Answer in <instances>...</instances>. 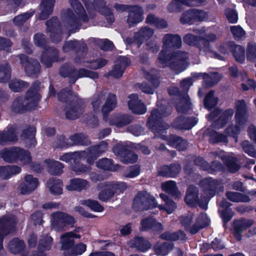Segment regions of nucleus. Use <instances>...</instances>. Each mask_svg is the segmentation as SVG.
<instances>
[{
    "instance_id": "1",
    "label": "nucleus",
    "mask_w": 256,
    "mask_h": 256,
    "mask_svg": "<svg viewBox=\"0 0 256 256\" xmlns=\"http://www.w3.org/2000/svg\"><path fill=\"white\" fill-rule=\"evenodd\" d=\"M162 50L159 54L158 62L162 67L169 66L170 68L179 72L184 70L188 66L187 53L177 52L172 56H169L168 51L178 48L182 44L181 38L177 34H166L162 38Z\"/></svg>"
},
{
    "instance_id": "2",
    "label": "nucleus",
    "mask_w": 256,
    "mask_h": 256,
    "mask_svg": "<svg viewBox=\"0 0 256 256\" xmlns=\"http://www.w3.org/2000/svg\"><path fill=\"white\" fill-rule=\"evenodd\" d=\"M160 196L166 202L165 206L158 205L155 198L148 192H140L134 200L133 208L136 210H143L158 207L160 210H165L168 214H172L176 208V204L164 194H162Z\"/></svg>"
},
{
    "instance_id": "3",
    "label": "nucleus",
    "mask_w": 256,
    "mask_h": 256,
    "mask_svg": "<svg viewBox=\"0 0 256 256\" xmlns=\"http://www.w3.org/2000/svg\"><path fill=\"white\" fill-rule=\"evenodd\" d=\"M216 38V36L213 34H210L206 36L204 38H200L188 34L184 36V40L186 43L190 46H196L198 47L200 52H205L208 56L219 60H224L228 55V52L224 46H220L219 48L221 54L212 52L210 48V42L214 40Z\"/></svg>"
},
{
    "instance_id": "4",
    "label": "nucleus",
    "mask_w": 256,
    "mask_h": 256,
    "mask_svg": "<svg viewBox=\"0 0 256 256\" xmlns=\"http://www.w3.org/2000/svg\"><path fill=\"white\" fill-rule=\"evenodd\" d=\"M70 6L74 9V12L70 8H68L62 13L63 22L68 29L76 28L92 18L93 16H89L86 14V12L78 0H69Z\"/></svg>"
},
{
    "instance_id": "5",
    "label": "nucleus",
    "mask_w": 256,
    "mask_h": 256,
    "mask_svg": "<svg viewBox=\"0 0 256 256\" xmlns=\"http://www.w3.org/2000/svg\"><path fill=\"white\" fill-rule=\"evenodd\" d=\"M105 99L106 101L101 108V111L103 114L104 119L107 121L108 114L114 109L116 105V95L112 94H108L107 95L106 92H101L92 96L91 104L94 112L96 114L100 112L101 104Z\"/></svg>"
},
{
    "instance_id": "6",
    "label": "nucleus",
    "mask_w": 256,
    "mask_h": 256,
    "mask_svg": "<svg viewBox=\"0 0 256 256\" xmlns=\"http://www.w3.org/2000/svg\"><path fill=\"white\" fill-rule=\"evenodd\" d=\"M41 96L36 90L31 89L24 98L16 99L12 105V110L14 112H22L26 110H31L35 108Z\"/></svg>"
},
{
    "instance_id": "7",
    "label": "nucleus",
    "mask_w": 256,
    "mask_h": 256,
    "mask_svg": "<svg viewBox=\"0 0 256 256\" xmlns=\"http://www.w3.org/2000/svg\"><path fill=\"white\" fill-rule=\"evenodd\" d=\"M126 188V184L121 182H111L100 184L98 188L100 192L98 198L102 202H107L114 196L123 192Z\"/></svg>"
},
{
    "instance_id": "8",
    "label": "nucleus",
    "mask_w": 256,
    "mask_h": 256,
    "mask_svg": "<svg viewBox=\"0 0 256 256\" xmlns=\"http://www.w3.org/2000/svg\"><path fill=\"white\" fill-rule=\"evenodd\" d=\"M235 108L236 110L235 118L236 125L234 126L228 127L226 130V132L228 136L234 138L235 141L237 142V138H235V136L238 134L240 129L244 127V124L247 122L248 114L246 105L243 100L236 102Z\"/></svg>"
},
{
    "instance_id": "9",
    "label": "nucleus",
    "mask_w": 256,
    "mask_h": 256,
    "mask_svg": "<svg viewBox=\"0 0 256 256\" xmlns=\"http://www.w3.org/2000/svg\"><path fill=\"white\" fill-rule=\"evenodd\" d=\"M0 156L5 162H8L19 160L24 164H28L31 162L30 152L18 147L4 148L0 150Z\"/></svg>"
},
{
    "instance_id": "10",
    "label": "nucleus",
    "mask_w": 256,
    "mask_h": 256,
    "mask_svg": "<svg viewBox=\"0 0 256 256\" xmlns=\"http://www.w3.org/2000/svg\"><path fill=\"white\" fill-rule=\"evenodd\" d=\"M52 224L56 230H66L72 226L75 222L74 217L62 212H56L52 214Z\"/></svg>"
},
{
    "instance_id": "11",
    "label": "nucleus",
    "mask_w": 256,
    "mask_h": 256,
    "mask_svg": "<svg viewBox=\"0 0 256 256\" xmlns=\"http://www.w3.org/2000/svg\"><path fill=\"white\" fill-rule=\"evenodd\" d=\"M60 74L64 77L76 78V79L82 77H88L92 79L98 78V74L96 72L90 71L82 68L76 72L68 64L63 66L60 70Z\"/></svg>"
},
{
    "instance_id": "12",
    "label": "nucleus",
    "mask_w": 256,
    "mask_h": 256,
    "mask_svg": "<svg viewBox=\"0 0 256 256\" xmlns=\"http://www.w3.org/2000/svg\"><path fill=\"white\" fill-rule=\"evenodd\" d=\"M81 235L76 234L74 232H67L62 234L60 238V244L61 249L64 251V256H67L72 248L74 245V239H79Z\"/></svg>"
},
{
    "instance_id": "13",
    "label": "nucleus",
    "mask_w": 256,
    "mask_h": 256,
    "mask_svg": "<svg viewBox=\"0 0 256 256\" xmlns=\"http://www.w3.org/2000/svg\"><path fill=\"white\" fill-rule=\"evenodd\" d=\"M234 114V110L232 109H228L222 112L216 110L210 113L208 118L210 120H214L217 116H219L218 120L216 122L214 127L220 128L224 126L232 116Z\"/></svg>"
},
{
    "instance_id": "14",
    "label": "nucleus",
    "mask_w": 256,
    "mask_h": 256,
    "mask_svg": "<svg viewBox=\"0 0 256 256\" xmlns=\"http://www.w3.org/2000/svg\"><path fill=\"white\" fill-rule=\"evenodd\" d=\"M113 151L116 155L120 156L121 161L124 163H133L137 160V155L126 151L122 144H118L115 146L113 148Z\"/></svg>"
},
{
    "instance_id": "15",
    "label": "nucleus",
    "mask_w": 256,
    "mask_h": 256,
    "mask_svg": "<svg viewBox=\"0 0 256 256\" xmlns=\"http://www.w3.org/2000/svg\"><path fill=\"white\" fill-rule=\"evenodd\" d=\"M86 54L82 52L77 56L75 60L76 62L83 63L84 66L94 70L100 68L105 66L108 61L102 58H98L95 60L88 61L86 58Z\"/></svg>"
},
{
    "instance_id": "16",
    "label": "nucleus",
    "mask_w": 256,
    "mask_h": 256,
    "mask_svg": "<svg viewBox=\"0 0 256 256\" xmlns=\"http://www.w3.org/2000/svg\"><path fill=\"white\" fill-rule=\"evenodd\" d=\"M128 99V108L133 113L142 114L146 112V108L142 101L138 99L137 94L129 95Z\"/></svg>"
},
{
    "instance_id": "17",
    "label": "nucleus",
    "mask_w": 256,
    "mask_h": 256,
    "mask_svg": "<svg viewBox=\"0 0 256 256\" xmlns=\"http://www.w3.org/2000/svg\"><path fill=\"white\" fill-rule=\"evenodd\" d=\"M130 64V60L126 56H120L115 62L113 69L110 72V75L115 78L122 76L126 68Z\"/></svg>"
},
{
    "instance_id": "18",
    "label": "nucleus",
    "mask_w": 256,
    "mask_h": 256,
    "mask_svg": "<svg viewBox=\"0 0 256 256\" xmlns=\"http://www.w3.org/2000/svg\"><path fill=\"white\" fill-rule=\"evenodd\" d=\"M14 218H2L0 219V256L2 251V236L8 234L16 224Z\"/></svg>"
},
{
    "instance_id": "19",
    "label": "nucleus",
    "mask_w": 256,
    "mask_h": 256,
    "mask_svg": "<svg viewBox=\"0 0 256 256\" xmlns=\"http://www.w3.org/2000/svg\"><path fill=\"white\" fill-rule=\"evenodd\" d=\"M86 106L82 102L70 105L66 109V116L70 120L78 118L84 112Z\"/></svg>"
},
{
    "instance_id": "20",
    "label": "nucleus",
    "mask_w": 256,
    "mask_h": 256,
    "mask_svg": "<svg viewBox=\"0 0 256 256\" xmlns=\"http://www.w3.org/2000/svg\"><path fill=\"white\" fill-rule=\"evenodd\" d=\"M254 221L250 219H241L234 222V232L236 238L238 240L242 239V232L251 226Z\"/></svg>"
},
{
    "instance_id": "21",
    "label": "nucleus",
    "mask_w": 256,
    "mask_h": 256,
    "mask_svg": "<svg viewBox=\"0 0 256 256\" xmlns=\"http://www.w3.org/2000/svg\"><path fill=\"white\" fill-rule=\"evenodd\" d=\"M20 62L24 67L26 72L31 76L36 74L40 70V64L36 60H30L26 56L22 54L20 56Z\"/></svg>"
},
{
    "instance_id": "22",
    "label": "nucleus",
    "mask_w": 256,
    "mask_h": 256,
    "mask_svg": "<svg viewBox=\"0 0 256 256\" xmlns=\"http://www.w3.org/2000/svg\"><path fill=\"white\" fill-rule=\"evenodd\" d=\"M16 129L12 126H8L2 131H0V144L4 146L8 142L18 140Z\"/></svg>"
},
{
    "instance_id": "23",
    "label": "nucleus",
    "mask_w": 256,
    "mask_h": 256,
    "mask_svg": "<svg viewBox=\"0 0 256 256\" xmlns=\"http://www.w3.org/2000/svg\"><path fill=\"white\" fill-rule=\"evenodd\" d=\"M128 12L127 22L130 27L137 24L144 19L142 8L138 6H132Z\"/></svg>"
},
{
    "instance_id": "24",
    "label": "nucleus",
    "mask_w": 256,
    "mask_h": 256,
    "mask_svg": "<svg viewBox=\"0 0 256 256\" xmlns=\"http://www.w3.org/2000/svg\"><path fill=\"white\" fill-rule=\"evenodd\" d=\"M107 146L106 142H102L99 145L92 148L88 152H86V158H87V162L92 164L98 156L106 151Z\"/></svg>"
},
{
    "instance_id": "25",
    "label": "nucleus",
    "mask_w": 256,
    "mask_h": 256,
    "mask_svg": "<svg viewBox=\"0 0 256 256\" xmlns=\"http://www.w3.org/2000/svg\"><path fill=\"white\" fill-rule=\"evenodd\" d=\"M206 0H174L168 6L170 12H178L182 10V4L190 6H196Z\"/></svg>"
},
{
    "instance_id": "26",
    "label": "nucleus",
    "mask_w": 256,
    "mask_h": 256,
    "mask_svg": "<svg viewBox=\"0 0 256 256\" xmlns=\"http://www.w3.org/2000/svg\"><path fill=\"white\" fill-rule=\"evenodd\" d=\"M38 184V180L32 175H27L20 186V192L24 194H29L34 191Z\"/></svg>"
},
{
    "instance_id": "27",
    "label": "nucleus",
    "mask_w": 256,
    "mask_h": 256,
    "mask_svg": "<svg viewBox=\"0 0 256 256\" xmlns=\"http://www.w3.org/2000/svg\"><path fill=\"white\" fill-rule=\"evenodd\" d=\"M216 185V182L211 178H204L201 181L200 186L204 190V198L205 201H206L214 196Z\"/></svg>"
},
{
    "instance_id": "28",
    "label": "nucleus",
    "mask_w": 256,
    "mask_h": 256,
    "mask_svg": "<svg viewBox=\"0 0 256 256\" xmlns=\"http://www.w3.org/2000/svg\"><path fill=\"white\" fill-rule=\"evenodd\" d=\"M154 34V31L152 29L146 26L142 28L140 31L135 34L134 40V42H131L130 39H126L128 42L136 44L139 47L142 43L144 40H147L150 38Z\"/></svg>"
},
{
    "instance_id": "29",
    "label": "nucleus",
    "mask_w": 256,
    "mask_h": 256,
    "mask_svg": "<svg viewBox=\"0 0 256 256\" xmlns=\"http://www.w3.org/2000/svg\"><path fill=\"white\" fill-rule=\"evenodd\" d=\"M48 30L52 34L50 36L52 40L57 42L61 40L60 36L58 32L60 24L57 18H52L46 22Z\"/></svg>"
},
{
    "instance_id": "30",
    "label": "nucleus",
    "mask_w": 256,
    "mask_h": 256,
    "mask_svg": "<svg viewBox=\"0 0 256 256\" xmlns=\"http://www.w3.org/2000/svg\"><path fill=\"white\" fill-rule=\"evenodd\" d=\"M198 122L196 118H186L182 116L178 118L173 122V126L180 130H190Z\"/></svg>"
},
{
    "instance_id": "31",
    "label": "nucleus",
    "mask_w": 256,
    "mask_h": 256,
    "mask_svg": "<svg viewBox=\"0 0 256 256\" xmlns=\"http://www.w3.org/2000/svg\"><path fill=\"white\" fill-rule=\"evenodd\" d=\"M161 138L167 140L168 144L178 150H184L188 145L186 140L176 136H170L167 138L164 135L162 134Z\"/></svg>"
},
{
    "instance_id": "32",
    "label": "nucleus",
    "mask_w": 256,
    "mask_h": 256,
    "mask_svg": "<svg viewBox=\"0 0 256 256\" xmlns=\"http://www.w3.org/2000/svg\"><path fill=\"white\" fill-rule=\"evenodd\" d=\"M52 242V238L51 236H46L42 237L40 240L38 252L34 253L32 256H46L44 251L49 250L50 249Z\"/></svg>"
},
{
    "instance_id": "33",
    "label": "nucleus",
    "mask_w": 256,
    "mask_h": 256,
    "mask_svg": "<svg viewBox=\"0 0 256 256\" xmlns=\"http://www.w3.org/2000/svg\"><path fill=\"white\" fill-rule=\"evenodd\" d=\"M140 229L142 230L152 229L154 231H160L162 230V226L160 222H156L153 218H149L142 220Z\"/></svg>"
},
{
    "instance_id": "34",
    "label": "nucleus",
    "mask_w": 256,
    "mask_h": 256,
    "mask_svg": "<svg viewBox=\"0 0 256 256\" xmlns=\"http://www.w3.org/2000/svg\"><path fill=\"white\" fill-rule=\"evenodd\" d=\"M94 8L101 14L109 17V22H112L114 20V18L110 10L106 6V4L102 0H94Z\"/></svg>"
},
{
    "instance_id": "35",
    "label": "nucleus",
    "mask_w": 256,
    "mask_h": 256,
    "mask_svg": "<svg viewBox=\"0 0 256 256\" xmlns=\"http://www.w3.org/2000/svg\"><path fill=\"white\" fill-rule=\"evenodd\" d=\"M86 152L82 151L80 152H76L74 153H66L60 157V160L66 162L73 160L74 163H76L80 160L86 158Z\"/></svg>"
},
{
    "instance_id": "36",
    "label": "nucleus",
    "mask_w": 256,
    "mask_h": 256,
    "mask_svg": "<svg viewBox=\"0 0 256 256\" xmlns=\"http://www.w3.org/2000/svg\"><path fill=\"white\" fill-rule=\"evenodd\" d=\"M54 3L55 0H44L42 1L40 5L42 12L40 15V19H46L52 13Z\"/></svg>"
},
{
    "instance_id": "37",
    "label": "nucleus",
    "mask_w": 256,
    "mask_h": 256,
    "mask_svg": "<svg viewBox=\"0 0 256 256\" xmlns=\"http://www.w3.org/2000/svg\"><path fill=\"white\" fill-rule=\"evenodd\" d=\"M20 168L18 166H0V178L4 179H8L12 176L20 172Z\"/></svg>"
},
{
    "instance_id": "38",
    "label": "nucleus",
    "mask_w": 256,
    "mask_h": 256,
    "mask_svg": "<svg viewBox=\"0 0 256 256\" xmlns=\"http://www.w3.org/2000/svg\"><path fill=\"white\" fill-rule=\"evenodd\" d=\"M230 50L236 60L240 63H243L245 60V49L239 45H236L232 43L230 44Z\"/></svg>"
},
{
    "instance_id": "39",
    "label": "nucleus",
    "mask_w": 256,
    "mask_h": 256,
    "mask_svg": "<svg viewBox=\"0 0 256 256\" xmlns=\"http://www.w3.org/2000/svg\"><path fill=\"white\" fill-rule=\"evenodd\" d=\"M210 220L206 214L202 213L197 218L196 224L190 229V232L195 234L198 230L209 224Z\"/></svg>"
},
{
    "instance_id": "40",
    "label": "nucleus",
    "mask_w": 256,
    "mask_h": 256,
    "mask_svg": "<svg viewBox=\"0 0 256 256\" xmlns=\"http://www.w3.org/2000/svg\"><path fill=\"white\" fill-rule=\"evenodd\" d=\"M88 181L82 179L75 178L71 180L70 184L66 186L68 190H80L88 188Z\"/></svg>"
},
{
    "instance_id": "41",
    "label": "nucleus",
    "mask_w": 256,
    "mask_h": 256,
    "mask_svg": "<svg viewBox=\"0 0 256 256\" xmlns=\"http://www.w3.org/2000/svg\"><path fill=\"white\" fill-rule=\"evenodd\" d=\"M96 166L102 170L110 171H116L120 168L119 165L114 164L112 160L107 158L100 160L96 162Z\"/></svg>"
},
{
    "instance_id": "42",
    "label": "nucleus",
    "mask_w": 256,
    "mask_h": 256,
    "mask_svg": "<svg viewBox=\"0 0 256 256\" xmlns=\"http://www.w3.org/2000/svg\"><path fill=\"white\" fill-rule=\"evenodd\" d=\"M47 186L52 194H62V184L60 180L54 178H50L47 182Z\"/></svg>"
},
{
    "instance_id": "43",
    "label": "nucleus",
    "mask_w": 256,
    "mask_h": 256,
    "mask_svg": "<svg viewBox=\"0 0 256 256\" xmlns=\"http://www.w3.org/2000/svg\"><path fill=\"white\" fill-rule=\"evenodd\" d=\"M51 50H49L48 52H44L42 56V62L47 67H50L52 66V62L56 60L58 52L56 50L54 49L51 52Z\"/></svg>"
},
{
    "instance_id": "44",
    "label": "nucleus",
    "mask_w": 256,
    "mask_h": 256,
    "mask_svg": "<svg viewBox=\"0 0 256 256\" xmlns=\"http://www.w3.org/2000/svg\"><path fill=\"white\" fill-rule=\"evenodd\" d=\"M80 204L92 210L100 212L104 210V207L96 200L91 199L83 200L80 201Z\"/></svg>"
},
{
    "instance_id": "45",
    "label": "nucleus",
    "mask_w": 256,
    "mask_h": 256,
    "mask_svg": "<svg viewBox=\"0 0 256 256\" xmlns=\"http://www.w3.org/2000/svg\"><path fill=\"white\" fill-rule=\"evenodd\" d=\"M46 162L48 164V170L52 174L58 175L62 173L64 166L60 162L53 160H46Z\"/></svg>"
},
{
    "instance_id": "46",
    "label": "nucleus",
    "mask_w": 256,
    "mask_h": 256,
    "mask_svg": "<svg viewBox=\"0 0 256 256\" xmlns=\"http://www.w3.org/2000/svg\"><path fill=\"white\" fill-rule=\"evenodd\" d=\"M198 191L194 186H190L188 190L185 198V202L187 204L193 206L198 198Z\"/></svg>"
},
{
    "instance_id": "47",
    "label": "nucleus",
    "mask_w": 256,
    "mask_h": 256,
    "mask_svg": "<svg viewBox=\"0 0 256 256\" xmlns=\"http://www.w3.org/2000/svg\"><path fill=\"white\" fill-rule=\"evenodd\" d=\"M202 76L206 82H209L210 85L217 82L221 78V76L216 72L208 74L206 73H195L193 74L194 78Z\"/></svg>"
},
{
    "instance_id": "48",
    "label": "nucleus",
    "mask_w": 256,
    "mask_h": 256,
    "mask_svg": "<svg viewBox=\"0 0 256 256\" xmlns=\"http://www.w3.org/2000/svg\"><path fill=\"white\" fill-rule=\"evenodd\" d=\"M70 142L68 144H62L60 146H70L74 144H82L85 145L88 144V140L84 136V135L82 134H76L70 138Z\"/></svg>"
},
{
    "instance_id": "49",
    "label": "nucleus",
    "mask_w": 256,
    "mask_h": 256,
    "mask_svg": "<svg viewBox=\"0 0 256 256\" xmlns=\"http://www.w3.org/2000/svg\"><path fill=\"white\" fill-rule=\"evenodd\" d=\"M173 245L171 243L164 242L163 244L157 243L154 247L156 253L159 256H166L172 249Z\"/></svg>"
},
{
    "instance_id": "50",
    "label": "nucleus",
    "mask_w": 256,
    "mask_h": 256,
    "mask_svg": "<svg viewBox=\"0 0 256 256\" xmlns=\"http://www.w3.org/2000/svg\"><path fill=\"white\" fill-rule=\"evenodd\" d=\"M162 188L163 190L173 196L178 197L180 195V192L178 190L176 184L174 181L170 180L162 183Z\"/></svg>"
},
{
    "instance_id": "51",
    "label": "nucleus",
    "mask_w": 256,
    "mask_h": 256,
    "mask_svg": "<svg viewBox=\"0 0 256 256\" xmlns=\"http://www.w3.org/2000/svg\"><path fill=\"white\" fill-rule=\"evenodd\" d=\"M8 248L12 253L18 254L24 248V244L22 240L14 238L10 242Z\"/></svg>"
},
{
    "instance_id": "52",
    "label": "nucleus",
    "mask_w": 256,
    "mask_h": 256,
    "mask_svg": "<svg viewBox=\"0 0 256 256\" xmlns=\"http://www.w3.org/2000/svg\"><path fill=\"white\" fill-rule=\"evenodd\" d=\"M226 196L229 200L234 202H248L250 201L248 196L238 192H228Z\"/></svg>"
},
{
    "instance_id": "53",
    "label": "nucleus",
    "mask_w": 256,
    "mask_h": 256,
    "mask_svg": "<svg viewBox=\"0 0 256 256\" xmlns=\"http://www.w3.org/2000/svg\"><path fill=\"white\" fill-rule=\"evenodd\" d=\"M162 239L168 240H184L186 238L184 234L182 232L171 233L170 232H166L162 234L160 236Z\"/></svg>"
},
{
    "instance_id": "54",
    "label": "nucleus",
    "mask_w": 256,
    "mask_h": 256,
    "mask_svg": "<svg viewBox=\"0 0 256 256\" xmlns=\"http://www.w3.org/2000/svg\"><path fill=\"white\" fill-rule=\"evenodd\" d=\"M213 91L210 92L206 96L204 100L206 108L209 110L216 106L218 102V98L214 96Z\"/></svg>"
},
{
    "instance_id": "55",
    "label": "nucleus",
    "mask_w": 256,
    "mask_h": 256,
    "mask_svg": "<svg viewBox=\"0 0 256 256\" xmlns=\"http://www.w3.org/2000/svg\"><path fill=\"white\" fill-rule=\"evenodd\" d=\"M86 246L80 242L74 246L68 253H67V256H78L86 252Z\"/></svg>"
},
{
    "instance_id": "56",
    "label": "nucleus",
    "mask_w": 256,
    "mask_h": 256,
    "mask_svg": "<svg viewBox=\"0 0 256 256\" xmlns=\"http://www.w3.org/2000/svg\"><path fill=\"white\" fill-rule=\"evenodd\" d=\"M167 116V114L162 112V110H154L152 112L150 116L148 118V123L150 126L151 124L157 122H161V118Z\"/></svg>"
},
{
    "instance_id": "57",
    "label": "nucleus",
    "mask_w": 256,
    "mask_h": 256,
    "mask_svg": "<svg viewBox=\"0 0 256 256\" xmlns=\"http://www.w3.org/2000/svg\"><path fill=\"white\" fill-rule=\"evenodd\" d=\"M189 97L186 96L176 106V110L180 113L186 112L190 108Z\"/></svg>"
},
{
    "instance_id": "58",
    "label": "nucleus",
    "mask_w": 256,
    "mask_h": 256,
    "mask_svg": "<svg viewBox=\"0 0 256 256\" xmlns=\"http://www.w3.org/2000/svg\"><path fill=\"white\" fill-rule=\"evenodd\" d=\"M134 244L140 251L144 252L150 248V244L142 238H137L135 239Z\"/></svg>"
},
{
    "instance_id": "59",
    "label": "nucleus",
    "mask_w": 256,
    "mask_h": 256,
    "mask_svg": "<svg viewBox=\"0 0 256 256\" xmlns=\"http://www.w3.org/2000/svg\"><path fill=\"white\" fill-rule=\"evenodd\" d=\"M194 12V10H190L184 12L180 18V21L182 24H191L195 22L194 16L190 14Z\"/></svg>"
},
{
    "instance_id": "60",
    "label": "nucleus",
    "mask_w": 256,
    "mask_h": 256,
    "mask_svg": "<svg viewBox=\"0 0 256 256\" xmlns=\"http://www.w3.org/2000/svg\"><path fill=\"white\" fill-rule=\"evenodd\" d=\"M34 13V11L26 12L14 18V22L18 26L22 24L26 20L32 16Z\"/></svg>"
},
{
    "instance_id": "61",
    "label": "nucleus",
    "mask_w": 256,
    "mask_h": 256,
    "mask_svg": "<svg viewBox=\"0 0 256 256\" xmlns=\"http://www.w3.org/2000/svg\"><path fill=\"white\" fill-rule=\"evenodd\" d=\"M247 60L252 61L256 59V44L250 42L246 49Z\"/></svg>"
},
{
    "instance_id": "62",
    "label": "nucleus",
    "mask_w": 256,
    "mask_h": 256,
    "mask_svg": "<svg viewBox=\"0 0 256 256\" xmlns=\"http://www.w3.org/2000/svg\"><path fill=\"white\" fill-rule=\"evenodd\" d=\"M36 130L34 127H30L22 132V136L30 140L31 145L35 146L36 141L34 139Z\"/></svg>"
},
{
    "instance_id": "63",
    "label": "nucleus",
    "mask_w": 256,
    "mask_h": 256,
    "mask_svg": "<svg viewBox=\"0 0 256 256\" xmlns=\"http://www.w3.org/2000/svg\"><path fill=\"white\" fill-rule=\"evenodd\" d=\"M26 86L27 84L25 82L17 80L11 81L9 84L10 88L14 92H19Z\"/></svg>"
},
{
    "instance_id": "64",
    "label": "nucleus",
    "mask_w": 256,
    "mask_h": 256,
    "mask_svg": "<svg viewBox=\"0 0 256 256\" xmlns=\"http://www.w3.org/2000/svg\"><path fill=\"white\" fill-rule=\"evenodd\" d=\"M242 146L246 153L251 156L256 157V149H254L248 141L243 142L242 144Z\"/></svg>"
}]
</instances>
